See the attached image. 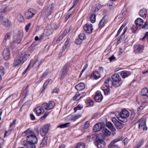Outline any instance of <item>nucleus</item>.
Wrapping results in <instances>:
<instances>
[{"label": "nucleus", "instance_id": "f257e3e1", "mask_svg": "<svg viewBox=\"0 0 148 148\" xmlns=\"http://www.w3.org/2000/svg\"><path fill=\"white\" fill-rule=\"evenodd\" d=\"M30 56L29 54L24 51L20 52L14 60L13 63L14 66L16 67L21 65Z\"/></svg>", "mask_w": 148, "mask_h": 148}, {"label": "nucleus", "instance_id": "f03ea898", "mask_svg": "<svg viewBox=\"0 0 148 148\" xmlns=\"http://www.w3.org/2000/svg\"><path fill=\"white\" fill-rule=\"evenodd\" d=\"M113 81L110 78H108L105 82L106 86L107 87L112 86L115 87H117L122 84L121 78L120 76L117 74H114L112 76Z\"/></svg>", "mask_w": 148, "mask_h": 148}, {"label": "nucleus", "instance_id": "7ed1b4c3", "mask_svg": "<svg viewBox=\"0 0 148 148\" xmlns=\"http://www.w3.org/2000/svg\"><path fill=\"white\" fill-rule=\"evenodd\" d=\"M115 115L119 121L125 123L127 121V118L129 116V113L127 110L124 109L120 113L118 112H116Z\"/></svg>", "mask_w": 148, "mask_h": 148}, {"label": "nucleus", "instance_id": "20e7f679", "mask_svg": "<svg viewBox=\"0 0 148 148\" xmlns=\"http://www.w3.org/2000/svg\"><path fill=\"white\" fill-rule=\"evenodd\" d=\"M23 134L26 136V139L31 143L34 144L37 143L38 139L34 135L33 133L29 129H27L26 131L23 133Z\"/></svg>", "mask_w": 148, "mask_h": 148}, {"label": "nucleus", "instance_id": "39448f33", "mask_svg": "<svg viewBox=\"0 0 148 148\" xmlns=\"http://www.w3.org/2000/svg\"><path fill=\"white\" fill-rule=\"evenodd\" d=\"M54 9V5L53 3L46 5L43 10V14L47 17L53 12Z\"/></svg>", "mask_w": 148, "mask_h": 148}, {"label": "nucleus", "instance_id": "423d86ee", "mask_svg": "<svg viewBox=\"0 0 148 148\" xmlns=\"http://www.w3.org/2000/svg\"><path fill=\"white\" fill-rule=\"evenodd\" d=\"M138 122V128L139 131L141 132L147 130V128L145 119H140Z\"/></svg>", "mask_w": 148, "mask_h": 148}, {"label": "nucleus", "instance_id": "0eeeda50", "mask_svg": "<svg viewBox=\"0 0 148 148\" xmlns=\"http://www.w3.org/2000/svg\"><path fill=\"white\" fill-rule=\"evenodd\" d=\"M55 106L54 102L53 101H49L48 103H43L42 107L46 110H49L53 109Z\"/></svg>", "mask_w": 148, "mask_h": 148}, {"label": "nucleus", "instance_id": "6e6552de", "mask_svg": "<svg viewBox=\"0 0 148 148\" xmlns=\"http://www.w3.org/2000/svg\"><path fill=\"white\" fill-rule=\"evenodd\" d=\"M36 11L35 10L32 8L29 9L25 12V15L27 19L32 18L35 14Z\"/></svg>", "mask_w": 148, "mask_h": 148}, {"label": "nucleus", "instance_id": "1a4fd4ad", "mask_svg": "<svg viewBox=\"0 0 148 148\" xmlns=\"http://www.w3.org/2000/svg\"><path fill=\"white\" fill-rule=\"evenodd\" d=\"M94 144L98 148H104L106 145L105 143L103 140L98 138H96Z\"/></svg>", "mask_w": 148, "mask_h": 148}, {"label": "nucleus", "instance_id": "9d476101", "mask_svg": "<svg viewBox=\"0 0 148 148\" xmlns=\"http://www.w3.org/2000/svg\"><path fill=\"white\" fill-rule=\"evenodd\" d=\"M69 65L68 64H66L62 68L60 75V79H62L67 74L69 69Z\"/></svg>", "mask_w": 148, "mask_h": 148}, {"label": "nucleus", "instance_id": "9b49d317", "mask_svg": "<svg viewBox=\"0 0 148 148\" xmlns=\"http://www.w3.org/2000/svg\"><path fill=\"white\" fill-rule=\"evenodd\" d=\"M2 54L4 59L5 60H8L10 58V53L9 49L8 48L5 49L3 51Z\"/></svg>", "mask_w": 148, "mask_h": 148}, {"label": "nucleus", "instance_id": "f8f14e48", "mask_svg": "<svg viewBox=\"0 0 148 148\" xmlns=\"http://www.w3.org/2000/svg\"><path fill=\"white\" fill-rule=\"evenodd\" d=\"M84 31L87 33H91L93 29L92 24L87 23L84 26Z\"/></svg>", "mask_w": 148, "mask_h": 148}, {"label": "nucleus", "instance_id": "ddd939ff", "mask_svg": "<svg viewBox=\"0 0 148 148\" xmlns=\"http://www.w3.org/2000/svg\"><path fill=\"white\" fill-rule=\"evenodd\" d=\"M103 98V96L101 94L100 92L97 91L96 93V95L95 96V99L97 102H101Z\"/></svg>", "mask_w": 148, "mask_h": 148}, {"label": "nucleus", "instance_id": "4468645a", "mask_svg": "<svg viewBox=\"0 0 148 148\" xmlns=\"http://www.w3.org/2000/svg\"><path fill=\"white\" fill-rule=\"evenodd\" d=\"M43 108L42 106L38 107L34 109V111L37 116H39L44 112L45 111Z\"/></svg>", "mask_w": 148, "mask_h": 148}, {"label": "nucleus", "instance_id": "2eb2a0df", "mask_svg": "<svg viewBox=\"0 0 148 148\" xmlns=\"http://www.w3.org/2000/svg\"><path fill=\"white\" fill-rule=\"evenodd\" d=\"M49 129V127L47 125H45L43 127L41 128L40 129V133L41 135L45 136L48 132Z\"/></svg>", "mask_w": 148, "mask_h": 148}, {"label": "nucleus", "instance_id": "dca6fc26", "mask_svg": "<svg viewBox=\"0 0 148 148\" xmlns=\"http://www.w3.org/2000/svg\"><path fill=\"white\" fill-rule=\"evenodd\" d=\"M134 48L135 52L139 53L143 51L144 48V46L143 45L138 44L134 45Z\"/></svg>", "mask_w": 148, "mask_h": 148}, {"label": "nucleus", "instance_id": "f3484780", "mask_svg": "<svg viewBox=\"0 0 148 148\" xmlns=\"http://www.w3.org/2000/svg\"><path fill=\"white\" fill-rule=\"evenodd\" d=\"M24 146L26 148H35V145L34 144L31 143L30 142L25 141L24 142Z\"/></svg>", "mask_w": 148, "mask_h": 148}, {"label": "nucleus", "instance_id": "a211bd4d", "mask_svg": "<svg viewBox=\"0 0 148 148\" xmlns=\"http://www.w3.org/2000/svg\"><path fill=\"white\" fill-rule=\"evenodd\" d=\"M102 128V124L99 123L96 124L93 129L94 132H96L100 131Z\"/></svg>", "mask_w": 148, "mask_h": 148}, {"label": "nucleus", "instance_id": "6ab92c4d", "mask_svg": "<svg viewBox=\"0 0 148 148\" xmlns=\"http://www.w3.org/2000/svg\"><path fill=\"white\" fill-rule=\"evenodd\" d=\"M101 77L100 73L97 71L92 72L91 75L90 77L92 79H97Z\"/></svg>", "mask_w": 148, "mask_h": 148}, {"label": "nucleus", "instance_id": "aec40b11", "mask_svg": "<svg viewBox=\"0 0 148 148\" xmlns=\"http://www.w3.org/2000/svg\"><path fill=\"white\" fill-rule=\"evenodd\" d=\"M139 14L140 16L145 18L147 15V12L146 10L144 8H143L139 12Z\"/></svg>", "mask_w": 148, "mask_h": 148}, {"label": "nucleus", "instance_id": "412c9836", "mask_svg": "<svg viewBox=\"0 0 148 148\" xmlns=\"http://www.w3.org/2000/svg\"><path fill=\"white\" fill-rule=\"evenodd\" d=\"M131 74L130 71H123L121 73V75L123 78H125L130 75Z\"/></svg>", "mask_w": 148, "mask_h": 148}, {"label": "nucleus", "instance_id": "4be33fe9", "mask_svg": "<svg viewBox=\"0 0 148 148\" xmlns=\"http://www.w3.org/2000/svg\"><path fill=\"white\" fill-rule=\"evenodd\" d=\"M106 18V16H104L100 21L99 24V27H103L107 22V21Z\"/></svg>", "mask_w": 148, "mask_h": 148}, {"label": "nucleus", "instance_id": "5701e85b", "mask_svg": "<svg viewBox=\"0 0 148 148\" xmlns=\"http://www.w3.org/2000/svg\"><path fill=\"white\" fill-rule=\"evenodd\" d=\"M85 87L84 84L83 83H81L76 85L75 88L78 91H80L84 89Z\"/></svg>", "mask_w": 148, "mask_h": 148}, {"label": "nucleus", "instance_id": "b1692460", "mask_svg": "<svg viewBox=\"0 0 148 148\" xmlns=\"http://www.w3.org/2000/svg\"><path fill=\"white\" fill-rule=\"evenodd\" d=\"M1 24L4 26L8 27L12 25L11 22L8 19H4L1 22Z\"/></svg>", "mask_w": 148, "mask_h": 148}, {"label": "nucleus", "instance_id": "393cba45", "mask_svg": "<svg viewBox=\"0 0 148 148\" xmlns=\"http://www.w3.org/2000/svg\"><path fill=\"white\" fill-rule=\"evenodd\" d=\"M41 62L42 59L38 58L36 60L33 64V66L35 68H38L41 64Z\"/></svg>", "mask_w": 148, "mask_h": 148}, {"label": "nucleus", "instance_id": "a878e982", "mask_svg": "<svg viewBox=\"0 0 148 148\" xmlns=\"http://www.w3.org/2000/svg\"><path fill=\"white\" fill-rule=\"evenodd\" d=\"M67 30H65L63 33L58 38L57 40H56L57 43H58L62 40L63 38L64 37L66 36L67 34Z\"/></svg>", "mask_w": 148, "mask_h": 148}, {"label": "nucleus", "instance_id": "bb28decb", "mask_svg": "<svg viewBox=\"0 0 148 148\" xmlns=\"http://www.w3.org/2000/svg\"><path fill=\"white\" fill-rule=\"evenodd\" d=\"M53 32V29L51 28L50 27H49V25H48L47 27V29H46V31L45 32V35L47 36H48L50 35H51Z\"/></svg>", "mask_w": 148, "mask_h": 148}, {"label": "nucleus", "instance_id": "cd10ccee", "mask_svg": "<svg viewBox=\"0 0 148 148\" xmlns=\"http://www.w3.org/2000/svg\"><path fill=\"white\" fill-rule=\"evenodd\" d=\"M47 139L48 138L47 137L45 136L43 138L42 142L40 144L41 147H44L47 145Z\"/></svg>", "mask_w": 148, "mask_h": 148}, {"label": "nucleus", "instance_id": "c85d7f7f", "mask_svg": "<svg viewBox=\"0 0 148 148\" xmlns=\"http://www.w3.org/2000/svg\"><path fill=\"white\" fill-rule=\"evenodd\" d=\"M143 20L140 18H137L135 21V23L137 26H140L143 24Z\"/></svg>", "mask_w": 148, "mask_h": 148}, {"label": "nucleus", "instance_id": "c756f323", "mask_svg": "<svg viewBox=\"0 0 148 148\" xmlns=\"http://www.w3.org/2000/svg\"><path fill=\"white\" fill-rule=\"evenodd\" d=\"M53 81L51 79H49L47 80L44 83L43 86V89L42 91H44L45 90L46 86L48 84H52Z\"/></svg>", "mask_w": 148, "mask_h": 148}, {"label": "nucleus", "instance_id": "7c9ffc66", "mask_svg": "<svg viewBox=\"0 0 148 148\" xmlns=\"http://www.w3.org/2000/svg\"><path fill=\"white\" fill-rule=\"evenodd\" d=\"M115 125L117 129H122L124 127V124L118 121L117 122V123H116Z\"/></svg>", "mask_w": 148, "mask_h": 148}, {"label": "nucleus", "instance_id": "2f4dec72", "mask_svg": "<svg viewBox=\"0 0 148 148\" xmlns=\"http://www.w3.org/2000/svg\"><path fill=\"white\" fill-rule=\"evenodd\" d=\"M102 132L103 134L106 136H109L111 134L110 132L106 128H103Z\"/></svg>", "mask_w": 148, "mask_h": 148}, {"label": "nucleus", "instance_id": "473e14b6", "mask_svg": "<svg viewBox=\"0 0 148 148\" xmlns=\"http://www.w3.org/2000/svg\"><path fill=\"white\" fill-rule=\"evenodd\" d=\"M23 35V32L21 31H20L18 32L17 34L16 35V38H17V37L19 38V39L18 40V41L19 42L20 41H21Z\"/></svg>", "mask_w": 148, "mask_h": 148}, {"label": "nucleus", "instance_id": "72a5a7b5", "mask_svg": "<svg viewBox=\"0 0 148 148\" xmlns=\"http://www.w3.org/2000/svg\"><path fill=\"white\" fill-rule=\"evenodd\" d=\"M141 94L143 96H146L148 97V89L147 88H144L141 90Z\"/></svg>", "mask_w": 148, "mask_h": 148}, {"label": "nucleus", "instance_id": "f704fd0d", "mask_svg": "<svg viewBox=\"0 0 148 148\" xmlns=\"http://www.w3.org/2000/svg\"><path fill=\"white\" fill-rule=\"evenodd\" d=\"M116 142H114V141L113 140V141H112L109 144L108 148H118L119 147L116 145H114V144Z\"/></svg>", "mask_w": 148, "mask_h": 148}, {"label": "nucleus", "instance_id": "c9c22d12", "mask_svg": "<svg viewBox=\"0 0 148 148\" xmlns=\"http://www.w3.org/2000/svg\"><path fill=\"white\" fill-rule=\"evenodd\" d=\"M70 124V123H67L62 124H60V125H59L57 127V128L60 127L61 128H66L69 127V126Z\"/></svg>", "mask_w": 148, "mask_h": 148}, {"label": "nucleus", "instance_id": "e433bc0d", "mask_svg": "<svg viewBox=\"0 0 148 148\" xmlns=\"http://www.w3.org/2000/svg\"><path fill=\"white\" fill-rule=\"evenodd\" d=\"M96 15L95 14H91L90 16V21L92 23H95L96 21Z\"/></svg>", "mask_w": 148, "mask_h": 148}, {"label": "nucleus", "instance_id": "4c0bfd02", "mask_svg": "<svg viewBox=\"0 0 148 148\" xmlns=\"http://www.w3.org/2000/svg\"><path fill=\"white\" fill-rule=\"evenodd\" d=\"M85 145L84 143H80L76 145L75 148H85Z\"/></svg>", "mask_w": 148, "mask_h": 148}, {"label": "nucleus", "instance_id": "58836bf2", "mask_svg": "<svg viewBox=\"0 0 148 148\" xmlns=\"http://www.w3.org/2000/svg\"><path fill=\"white\" fill-rule=\"evenodd\" d=\"M17 19L20 22H23L24 21V18L23 16L20 14H19L17 16Z\"/></svg>", "mask_w": 148, "mask_h": 148}, {"label": "nucleus", "instance_id": "ea45409f", "mask_svg": "<svg viewBox=\"0 0 148 148\" xmlns=\"http://www.w3.org/2000/svg\"><path fill=\"white\" fill-rule=\"evenodd\" d=\"M100 8V5L98 4L97 6L96 5L93 7L92 10L94 12H96Z\"/></svg>", "mask_w": 148, "mask_h": 148}, {"label": "nucleus", "instance_id": "a19ab883", "mask_svg": "<svg viewBox=\"0 0 148 148\" xmlns=\"http://www.w3.org/2000/svg\"><path fill=\"white\" fill-rule=\"evenodd\" d=\"M10 36V33H7L5 35L4 39V40L3 43H5L8 39H9Z\"/></svg>", "mask_w": 148, "mask_h": 148}, {"label": "nucleus", "instance_id": "79ce46f5", "mask_svg": "<svg viewBox=\"0 0 148 148\" xmlns=\"http://www.w3.org/2000/svg\"><path fill=\"white\" fill-rule=\"evenodd\" d=\"M107 87L106 88H104L103 89V91L104 94L105 95L108 94L110 92V89L109 88V87ZM111 86H110L111 87Z\"/></svg>", "mask_w": 148, "mask_h": 148}, {"label": "nucleus", "instance_id": "37998d69", "mask_svg": "<svg viewBox=\"0 0 148 148\" xmlns=\"http://www.w3.org/2000/svg\"><path fill=\"white\" fill-rule=\"evenodd\" d=\"M78 37L80 40H84L86 38L85 35L83 33H81L78 36Z\"/></svg>", "mask_w": 148, "mask_h": 148}, {"label": "nucleus", "instance_id": "c03bdc74", "mask_svg": "<svg viewBox=\"0 0 148 148\" xmlns=\"http://www.w3.org/2000/svg\"><path fill=\"white\" fill-rule=\"evenodd\" d=\"M81 95L79 92H77L75 95L73 97V99L74 100H77L79 99L80 98L79 97V96Z\"/></svg>", "mask_w": 148, "mask_h": 148}, {"label": "nucleus", "instance_id": "a18cd8bd", "mask_svg": "<svg viewBox=\"0 0 148 148\" xmlns=\"http://www.w3.org/2000/svg\"><path fill=\"white\" fill-rule=\"evenodd\" d=\"M49 26L53 29V30L56 29L58 28L57 25L55 23L52 24L50 25H49Z\"/></svg>", "mask_w": 148, "mask_h": 148}, {"label": "nucleus", "instance_id": "49530a36", "mask_svg": "<svg viewBox=\"0 0 148 148\" xmlns=\"http://www.w3.org/2000/svg\"><path fill=\"white\" fill-rule=\"evenodd\" d=\"M127 30V28L125 29L124 30V31L123 32L122 34V37H121L118 40V41H121V40H122L123 39H124L125 37V35H124L125 33V32H126Z\"/></svg>", "mask_w": 148, "mask_h": 148}, {"label": "nucleus", "instance_id": "de8ad7c7", "mask_svg": "<svg viewBox=\"0 0 148 148\" xmlns=\"http://www.w3.org/2000/svg\"><path fill=\"white\" fill-rule=\"evenodd\" d=\"M82 116V115L80 114H77L75 116H73L72 118H73V120L74 121H75L76 120L79 119L80 117Z\"/></svg>", "mask_w": 148, "mask_h": 148}, {"label": "nucleus", "instance_id": "09e8293b", "mask_svg": "<svg viewBox=\"0 0 148 148\" xmlns=\"http://www.w3.org/2000/svg\"><path fill=\"white\" fill-rule=\"evenodd\" d=\"M106 126L108 128L112 129L113 128V125L112 123L110 122H108L106 124Z\"/></svg>", "mask_w": 148, "mask_h": 148}, {"label": "nucleus", "instance_id": "8fccbe9b", "mask_svg": "<svg viewBox=\"0 0 148 148\" xmlns=\"http://www.w3.org/2000/svg\"><path fill=\"white\" fill-rule=\"evenodd\" d=\"M83 107L81 105H78L77 107H75L74 108V110L75 112H76V111L78 110H81L82 108Z\"/></svg>", "mask_w": 148, "mask_h": 148}, {"label": "nucleus", "instance_id": "3c124183", "mask_svg": "<svg viewBox=\"0 0 148 148\" xmlns=\"http://www.w3.org/2000/svg\"><path fill=\"white\" fill-rule=\"evenodd\" d=\"M5 73L4 68L2 67H0V75H3Z\"/></svg>", "mask_w": 148, "mask_h": 148}, {"label": "nucleus", "instance_id": "603ef678", "mask_svg": "<svg viewBox=\"0 0 148 148\" xmlns=\"http://www.w3.org/2000/svg\"><path fill=\"white\" fill-rule=\"evenodd\" d=\"M146 39H147L148 42V32H146L145 35L142 39H141V40L143 41H145Z\"/></svg>", "mask_w": 148, "mask_h": 148}, {"label": "nucleus", "instance_id": "864d4df0", "mask_svg": "<svg viewBox=\"0 0 148 148\" xmlns=\"http://www.w3.org/2000/svg\"><path fill=\"white\" fill-rule=\"evenodd\" d=\"M48 72H44L42 76L40 78V80L43 79V78L45 77L48 74Z\"/></svg>", "mask_w": 148, "mask_h": 148}, {"label": "nucleus", "instance_id": "5fc2aeb1", "mask_svg": "<svg viewBox=\"0 0 148 148\" xmlns=\"http://www.w3.org/2000/svg\"><path fill=\"white\" fill-rule=\"evenodd\" d=\"M86 103L89 105L91 106L93 105V102L91 100L88 99L87 100Z\"/></svg>", "mask_w": 148, "mask_h": 148}, {"label": "nucleus", "instance_id": "6e6d98bb", "mask_svg": "<svg viewBox=\"0 0 148 148\" xmlns=\"http://www.w3.org/2000/svg\"><path fill=\"white\" fill-rule=\"evenodd\" d=\"M90 126V123L88 121L84 123V127L85 128H87L88 127Z\"/></svg>", "mask_w": 148, "mask_h": 148}, {"label": "nucleus", "instance_id": "4d7b16f0", "mask_svg": "<svg viewBox=\"0 0 148 148\" xmlns=\"http://www.w3.org/2000/svg\"><path fill=\"white\" fill-rule=\"evenodd\" d=\"M144 140L143 139L140 140L138 143L137 145L140 147L143 144Z\"/></svg>", "mask_w": 148, "mask_h": 148}, {"label": "nucleus", "instance_id": "13d9d810", "mask_svg": "<svg viewBox=\"0 0 148 148\" xmlns=\"http://www.w3.org/2000/svg\"><path fill=\"white\" fill-rule=\"evenodd\" d=\"M115 6V4L113 3L109 4L108 5V7L111 9L114 8Z\"/></svg>", "mask_w": 148, "mask_h": 148}, {"label": "nucleus", "instance_id": "bf43d9fd", "mask_svg": "<svg viewBox=\"0 0 148 148\" xmlns=\"http://www.w3.org/2000/svg\"><path fill=\"white\" fill-rule=\"evenodd\" d=\"M142 28L145 29H148V22H146L144 25L142 26Z\"/></svg>", "mask_w": 148, "mask_h": 148}, {"label": "nucleus", "instance_id": "052dcab7", "mask_svg": "<svg viewBox=\"0 0 148 148\" xmlns=\"http://www.w3.org/2000/svg\"><path fill=\"white\" fill-rule=\"evenodd\" d=\"M16 43L15 42H14V41L11 42L9 45V47H10L12 49L14 47L15 45V43Z\"/></svg>", "mask_w": 148, "mask_h": 148}, {"label": "nucleus", "instance_id": "680f3d73", "mask_svg": "<svg viewBox=\"0 0 148 148\" xmlns=\"http://www.w3.org/2000/svg\"><path fill=\"white\" fill-rule=\"evenodd\" d=\"M16 36H14V42H15L16 43H17L18 44H19L20 43L21 41H20L19 42L18 41V40L19 39V38L17 37V38H16Z\"/></svg>", "mask_w": 148, "mask_h": 148}, {"label": "nucleus", "instance_id": "e2e57ef3", "mask_svg": "<svg viewBox=\"0 0 148 148\" xmlns=\"http://www.w3.org/2000/svg\"><path fill=\"white\" fill-rule=\"evenodd\" d=\"M72 17V15L71 14H68L66 16V21H67L69 19H70Z\"/></svg>", "mask_w": 148, "mask_h": 148}, {"label": "nucleus", "instance_id": "0e129e2a", "mask_svg": "<svg viewBox=\"0 0 148 148\" xmlns=\"http://www.w3.org/2000/svg\"><path fill=\"white\" fill-rule=\"evenodd\" d=\"M67 46L64 45L62 48V52H61L60 53V56L62 55L63 54V52L64 51L66 50V49L67 48Z\"/></svg>", "mask_w": 148, "mask_h": 148}, {"label": "nucleus", "instance_id": "69168bd1", "mask_svg": "<svg viewBox=\"0 0 148 148\" xmlns=\"http://www.w3.org/2000/svg\"><path fill=\"white\" fill-rule=\"evenodd\" d=\"M124 137L123 136H122L119 138L114 139V142H117L121 140Z\"/></svg>", "mask_w": 148, "mask_h": 148}, {"label": "nucleus", "instance_id": "338daca9", "mask_svg": "<svg viewBox=\"0 0 148 148\" xmlns=\"http://www.w3.org/2000/svg\"><path fill=\"white\" fill-rule=\"evenodd\" d=\"M128 142L129 140L127 138H125L123 141V142L124 145L127 144L128 143Z\"/></svg>", "mask_w": 148, "mask_h": 148}, {"label": "nucleus", "instance_id": "774afa93", "mask_svg": "<svg viewBox=\"0 0 148 148\" xmlns=\"http://www.w3.org/2000/svg\"><path fill=\"white\" fill-rule=\"evenodd\" d=\"M112 121L114 124V125L118 122V121L114 117H113L112 119Z\"/></svg>", "mask_w": 148, "mask_h": 148}]
</instances>
